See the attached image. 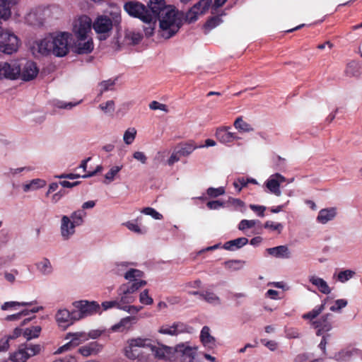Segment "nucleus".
Listing matches in <instances>:
<instances>
[{
    "instance_id": "nucleus-37",
    "label": "nucleus",
    "mask_w": 362,
    "mask_h": 362,
    "mask_svg": "<svg viewBox=\"0 0 362 362\" xmlns=\"http://www.w3.org/2000/svg\"><path fill=\"white\" fill-rule=\"evenodd\" d=\"M85 214L86 213L83 210H78L73 212L71 215V218L72 219L71 228H75L77 226L81 225L83 222V217Z\"/></svg>"
},
{
    "instance_id": "nucleus-47",
    "label": "nucleus",
    "mask_w": 362,
    "mask_h": 362,
    "mask_svg": "<svg viewBox=\"0 0 362 362\" xmlns=\"http://www.w3.org/2000/svg\"><path fill=\"white\" fill-rule=\"evenodd\" d=\"M31 303H26V302H16V301H9V302H5L1 305V310H6L11 308H13L16 306H25V305H31Z\"/></svg>"
},
{
    "instance_id": "nucleus-15",
    "label": "nucleus",
    "mask_w": 362,
    "mask_h": 362,
    "mask_svg": "<svg viewBox=\"0 0 362 362\" xmlns=\"http://www.w3.org/2000/svg\"><path fill=\"white\" fill-rule=\"evenodd\" d=\"M70 337H72L71 341L58 348V349L55 351L56 354H59L64 351L71 350V349L78 346L82 341H84L87 339L85 334L83 333H69L67 334L66 339H69Z\"/></svg>"
},
{
    "instance_id": "nucleus-30",
    "label": "nucleus",
    "mask_w": 362,
    "mask_h": 362,
    "mask_svg": "<svg viewBox=\"0 0 362 362\" xmlns=\"http://www.w3.org/2000/svg\"><path fill=\"white\" fill-rule=\"evenodd\" d=\"M42 309V307H34L31 309H25L18 313L6 316L5 320L6 321L18 320H21L22 318V317L27 316L30 313H37L39 310H40Z\"/></svg>"
},
{
    "instance_id": "nucleus-1",
    "label": "nucleus",
    "mask_w": 362,
    "mask_h": 362,
    "mask_svg": "<svg viewBox=\"0 0 362 362\" xmlns=\"http://www.w3.org/2000/svg\"><path fill=\"white\" fill-rule=\"evenodd\" d=\"M147 8L151 23L159 21L161 35L164 38L169 39L177 33L181 21L174 8L165 6V0H150Z\"/></svg>"
},
{
    "instance_id": "nucleus-31",
    "label": "nucleus",
    "mask_w": 362,
    "mask_h": 362,
    "mask_svg": "<svg viewBox=\"0 0 362 362\" xmlns=\"http://www.w3.org/2000/svg\"><path fill=\"white\" fill-rule=\"evenodd\" d=\"M361 66L358 62L351 61L347 64L345 74L348 76H358L361 71Z\"/></svg>"
},
{
    "instance_id": "nucleus-64",
    "label": "nucleus",
    "mask_w": 362,
    "mask_h": 362,
    "mask_svg": "<svg viewBox=\"0 0 362 362\" xmlns=\"http://www.w3.org/2000/svg\"><path fill=\"white\" fill-rule=\"evenodd\" d=\"M223 206V202L219 200L209 201L206 203V206L209 209H218Z\"/></svg>"
},
{
    "instance_id": "nucleus-8",
    "label": "nucleus",
    "mask_w": 362,
    "mask_h": 362,
    "mask_svg": "<svg viewBox=\"0 0 362 362\" xmlns=\"http://www.w3.org/2000/svg\"><path fill=\"white\" fill-rule=\"evenodd\" d=\"M77 310H74V317L78 320L98 313L100 310V305L95 301L80 300L74 303Z\"/></svg>"
},
{
    "instance_id": "nucleus-57",
    "label": "nucleus",
    "mask_w": 362,
    "mask_h": 362,
    "mask_svg": "<svg viewBox=\"0 0 362 362\" xmlns=\"http://www.w3.org/2000/svg\"><path fill=\"white\" fill-rule=\"evenodd\" d=\"M158 332L163 334H168L172 336H176V332L174 328L173 324L171 326H162L159 330Z\"/></svg>"
},
{
    "instance_id": "nucleus-18",
    "label": "nucleus",
    "mask_w": 362,
    "mask_h": 362,
    "mask_svg": "<svg viewBox=\"0 0 362 362\" xmlns=\"http://www.w3.org/2000/svg\"><path fill=\"white\" fill-rule=\"evenodd\" d=\"M285 177L279 173L272 175L265 182L267 189L274 194L280 196V185L285 182Z\"/></svg>"
},
{
    "instance_id": "nucleus-61",
    "label": "nucleus",
    "mask_w": 362,
    "mask_h": 362,
    "mask_svg": "<svg viewBox=\"0 0 362 362\" xmlns=\"http://www.w3.org/2000/svg\"><path fill=\"white\" fill-rule=\"evenodd\" d=\"M182 157L181 155L178 153V151L176 149L170 156V158L168 160V163L169 165H173L175 163L180 160V158Z\"/></svg>"
},
{
    "instance_id": "nucleus-43",
    "label": "nucleus",
    "mask_w": 362,
    "mask_h": 362,
    "mask_svg": "<svg viewBox=\"0 0 362 362\" xmlns=\"http://www.w3.org/2000/svg\"><path fill=\"white\" fill-rule=\"evenodd\" d=\"M221 19L219 16H212L209 18L204 24V28L208 30L216 28L221 23Z\"/></svg>"
},
{
    "instance_id": "nucleus-14",
    "label": "nucleus",
    "mask_w": 362,
    "mask_h": 362,
    "mask_svg": "<svg viewBox=\"0 0 362 362\" xmlns=\"http://www.w3.org/2000/svg\"><path fill=\"white\" fill-rule=\"evenodd\" d=\"M20 64L21 66L18 78L24 81H29L37 76L39 70L35 62L30 60H25L20 62Z\"/></svg>"
},
{
    "instance_id": "nucleus-50",
    "label": "nucleus",
    "mask_w": 362,
    "mask_h": 362,
    "mask_svg": "<svg viewBox=\"0 0 362 362\" xmlns=\"http://www.w3.org/2000/svg\"><path fill=\"white\" fill-rule=\"evenodd\" d=\"M347 304L348 301L346 299H338L334 301V305L330 307L329 310L332 312H339Z\"/></svg>"
},
{
    "instance_id": "nucleus-13",
    "label": "nucleus",
    "mask_w": 362,
    "mask_h": 362,
    "mask_svg": "<svg viewBox=\"0 0 362 362\" xmlns=\"http://www.w3.org/2000/svg\"><path fill=\"white\" fill-rule=\"evenodd\" d=\"M211 0H200L185 14V21L192 23L197 20L199 15L204 13L209 8Z\"/></svg>"
},
{
    "instance_id": "nucleus-41",
    "label": "nucleus",
    "mask_w": 362,
    "mask_h": 362,
    "mask_svg": "<svg viewBox=\"0 0 362 362\" xmlns=\"http://www.w3.org/2000/svg\"><path fill=\"white\" fill-rule=\"evenodd\" d=\"M144 276V272L136 269H130L124 274L127 280L137 281L136 278H141Z\"/></svg>"
},
{
    "instance_id": "nucleus-46",
    "label": "nucleus",
    "mask_w": 362,
    "mask_h": 362,
    "mask_svg": "<svg viewBox=\"0 0 362 362\" xmlns=\"http://www.w3.org/2000/svg\"><path fill=\"white\" fill-rule=\"evenodd\" d=\"M206 194L211 198H216L225 194V188L223 187H209L206 190Z\"/></svg>"
},
{
    "instance_id": "nucleus-38",
    "label": "nucleus",
    "mask_w": 362,
    "mask_h": 362,
    "mask_svg": "<svg viewBox=\"0 0 362 362\" xmlns=\"http://www.w3.org/2000/svg\"><path fill=\"white\" fill-rule=\"evenodd\" d=\"M117 293L119 296V300L120 304L122 305H127V304H130L135 300V297H134L132 293H123L119 290V288L117 289Z\"/></svg>"
},
{
    "instance_id": "nucleus-2",
    "label": "nucleus",
    "mask_w": 362,
    "mask_h": 362,
    "mask_svg": "<svg viewBox=\"0 0 362 362\" xmlns=\"http://www.w3.org/2000/svg\"><path fill=\"white\" fill-rule=\"evenodd\" d=\"M151 340L146 338H133L127 341V345L124 348L125 356L131 359H138L140 362H146L148 357L140 356L138 348H149L158 358L170 359L175 352L174 349L165 345L156 346L151 344Z\"/></svg>"
},
{
    "instance_id": "nucleus-54",
    "label": "nucleus",
    "mask_w": 362,
    "mask_h": 362,
    "mask_svg": "<svg viewBox=\"0 0 362 362\" xmlns=\"http://www.w3.org/2000/svg\"><path fill=\"white\" fill-rule=\"evenodd\" d=\"M102 307L104 310H107L112 308H117L119 310H122L121 307H122V305L120 304V302H119V300H115L103 302Z\"/></svg>"
},
{
    "instance_id": "nucleus-25",
    "label": "nucleus",
    "mask_w": 362,
    "mask_h": 362,
    "mask_svg": "<svg viewBox=\"0 0 362 362\" xmlns=\"http://www.w3.org/2000/svg\"><path fill=\"white\" fill-rule=\"evenodd\" d=\"M71 224H72V222L70 218L66 216H63L62 218L61 233L65 240L69 238L75 232V228H71Z\"/></svg>"
},
{
    "instance_id": "nucleus-6",
    "label": "nucleus",
    "mask_w": 362,
    "mask_h": 362,
    "mask_svg": "<svg viewBox=\"0 0 362 362\" xmlns=\"http://www.w3.org/2000/svg\"><path fill=\"white\" fill-rule=\"evenodd\" d=\"M40 351V344H22L16 351L11 354L9 358L13 362H26L29 358L38 354Z\"/></svg>"
},
{
    "instance_id": "nucleus-7",
    "label": "nucleus",
    "mask_w": 362,
    "mask_h": 362,
    "mask_svg": "<svg viewBox=\"0 0 362 362\" xmlns=\"http://www.w3.org/2000/svg\"><path fill=\"white\" fill-rule=\"evenodd\" d=\"M124 9L130 16L137 18L144 23H151V17L148 13L147 7L139 1H130L126 2L124 5Z\"/></svg>"
},
{
    "instance_id": "nucleus-60",
    "label": "nucleus",
    "mask_w": 362,
    "mask_h": 362,
    "mask_svg": "<svg viewBox=\"0 0 362 362\" xmlns=\"http://www.w3.org/2000/svg\"><path fill=\"white\" fill-rule=\"evenodd\" d=\"M250 208L254 212L257 213L259 216L263 217L264 216V211L266 210L265 206L255 205V204H250Z\"/></svg>"
},
{
    "instance_id": "nucleus-62",
    "label": "nucleus",
    "mask_w": 362,
    "mask_h": 362,
    "mask_svg": "<svg viewBox=\"0 0 362 362\" xmlns=\"http://www.w3.org/2000/svg\"><path fill=\"white\" fill-rule=\"evenodd\" d=\"M99 107L104 112L113 111L115 103L113 100H108L105 103L100 104Z\"/></svg>"
},
{
    "instance_id": "nucleus-36",
    "label": "nucleus",
    "mask_w": 362,
    "mask_h": 362,
    "mask_svg": "<svg viewBox=\"0 0 362 362\" xmlns=\"http://www.w3.org/2000/svg\"><path fill=\"white\" fill-rule=\"evenodd\" d=\"M40 326H33L31 327L26 328L23 332V336L28 340L33 338L38 337L41 332Z\"/></svg>"
},
{
    "instance_id": "nucleus-17",
    "label": "nucleus",
    "mask_w": 362,
    "mask_h": 362,
    "mask_svg": "<svg viewBox=\"0 0 362 362\" xmlns=\"http://www.w3.org/2000/svg\"><path fill=\"white\" fill-rule=\"evenodd\" d=\"M230 127H221L216 129V137L222 144L231 143L235 140H238L240 138L236 133L230 132Z\"/></svg>"
},
{
    "instance_id": "nucleus-3",
    "label": "nucleus",
    "mask_w": 362,
    "mask_h": 362,
    "mask_svg": "<svg viewBox=\"0 0 362 362\" xmlns=\"http://www.w3.org/2000/svg\"><path fill=\"white\" fill-rule=\"evenodd\" d=\"M325 308V302L320 305H316L312 310L303 315L304 320H309L311 325L317 329L316 334L321 336L332 329V315L327 313L322 315L320 318L317 317L322 313Z\"/></svg>"
},
{
    "instance_id": "nucleus-63",
    "label": "nucleus",
    "mask_w": 362,
    "mask_h": 362,
    "mask_svg": "<svg viewBox=\"0 0 362 362\" xmlns=\"http://www.w3.org/2000/svg\"><path fill=\"white\" fill-rule=\"evenodd\" d=\"M9 341L6 336L0 339V352L6 351L9 349Z\"/></svg>"
},
{
    "instance_id": "nucleus-28",
    "label": "nucleus",
    "mask_w": 362,
    "mask_h": 362,
    "mask_svg": "<svg viewBox=\"0 0 362 362\" xmlns=\"http://www.w3.org/2000/svg\"><path fill=\"white\" fill-rule=\"evenodd\" d=\"M146 281L144 280H139V281H134L132 284H124L119 286V290L123 293H134L142 286L146 285Z\"/></svg>"
},
{
    "instance_id": "nucleus-33",
    "label": "nucleus",
    "mask_w": 362,
    "mask_h": 362,
    "mask_svg": "<svg viewBox=\"0 0 362 362\" xmlns=\"http://www.w3.org/2000/svg\"><path fill=\"white\" fill-rule=\"evenodd\" d=\"M116 81H117V78H115V79H108V80L103 81L102 82H100L98 84L99 93H98V97H101L104 92L112 90L116 83Z\"/></svg>"
},
{
    "instance_id": "nucleus-53",
    "label": "nucleus",
    "mask_w": 362,
    "mask_h": 362,
    "mask_svg": "<svg viewBox=\"0 0 362 362\" xmlns=\"http://www.w3.org/2000/svg\"><path fill=\"white\" fill-rule=\"evenodd\" d=\"M139 301L144 305H151L153 303V298L148 295V289H145L140 293Z\"/></svg>"
},
{
    "instance_id": "nucleus-40",
    "label": "nucleus",
    "mask_w": 362,
    "mask_h": 362,
    "mask_svg": "<svg viewBox=\"0 0 362 362\" xmlns=\"http://www.w3.org/2000/svg\"><path fill=\"white\" fill-rule=\"evenodd\" d=\"M38 270L44 274H48L52 272V265L49 260L44 258L41 262L37 264Z\"/></svg>"
},
{
    "instance_id": "nucleus-10",
    "label": "nucleus",
    "mask_w": 362,
    "mask_h": 362,
    "mask_svg": "<svg viewBox=\"0 0 362 362\" xmlns=\"http://www.w3.org/2000/svg\"><path fill=\"white\" fill-rule=\"evenodd\" d=\"M176 358L180 362H199L196 358L197 347L186 346L185 344H177L174 348Z\"/></svg>"
},
{
    "instance_id": "nucleus-39",
    "label": "nucleus",
    "mask_w": 362,
    "mask_h": 362,
    "mask_svg": "<svg viewBox=\"0 0 362 362\" xmlns=\"http://www.w3.org/2000/svg\"><path fill=\"white\" fill-rule=\"evenodd\" d=\"M46 182L41 179H34L29 184H26L23 187L25 192L30 189H37L38 188L43 187L45 186Z\"/></svg>"
},
{
    "instance_id": "nucleus-42",
    "label": "nucleus",
    "mask_w": 362,
    "mask_h": 362,
    "mask_svg": "<svg viewBox=\"0 0 362 362\" xmlns=\"http://www.w3.org/2000/svg\"><path fill=\"white\" fill-rule=\"evenodd\" d=\"M244 264V261L237 259L228 260L225 262L226 268L233 271L240 269L241 268H243Z\"/></svg>"
},
{
    "instance_id": "nucleus-23",
    "label": "nucleus",
    "mask_w": 362,
    "mask_h": 362,
    "mask_svg": "<svg viewBox=\"0 0 362 362\" xmlns=\"http://www.w3.org/2000/svg\"><path fill=\"white\" fill-rule=\"evenodd\" d=\"M136 320L135 317L128 316L122 318L118 323L114 325L111 329L113 332H122L124 331H128L131 329L132 324L133 321Z\"/></svg>"
},
{
    "instance_id": "nucleus-44",
    "label": "nucleus",
    "mask_w": 362,
    "mask_h": 362,
    "mask_svg": "<svg viewBox=\"0 0 362 362\" xmlns=\"http://www.w3.org/2000/svg\"><path fill=\"white\" fill-rule=\"evenodd\" d=\"M122 165L121 166H113L110 168V170L105 174V178L107 182H106L107 184L110 183L112 182L115 176L118 174V173L122 170Z\"/></svg>"
},
{
    "instance_id": "nucleus-48",
    "label": "nucleus",
    "mask_w": 362,
    "mask_h": 362,
    "mask_svg": "<svg viewBox=\"0 0 362 362\" xmlns=\"http://www.w3.org/2000/svg\"><path fill=\"white\" fill-rule=\"evenodd\" d=\"M354 274L355 272L349 269L341 271L338 274V280L341 283H344L351 279Z\"/></svg>"
},
{
    "instance_id": "nucleus-4",
    "label": "nucleus",
    "mask_w": 362,
    "mask_h": 362,
    "mask_svg": "<svg viewBox=\"0 0 362 362\" xmlns=\"http://www.w3.org/2000/svg\"><path fill=\"white\" fill-rule=\"evenodd\" d=\"M53 37V54L62 57L69 52V40L71 34L66 32L52 33Z\"/></svg>"
},
{
    "instance_id": "nucleus-24",
    "label": "nucleus",
    "mask_w": 362,
    "mask_h": 362,
    "mask_svg": "<svg viewBox=\"0 0 362 362\" xmlns=\"http://www.w3.org/2000/svg\"><path fill=\"white\" fill-rule=\"evenodd\" d=\"M267 252L277 258H289L291 252L286 245H279L274 247H270L267 250Z\"/></svg>"
},
{
    "instance_id": "nucleus-16",
    "label": "nucleus",
    "mask_w": 362,
    "mask_h": 362,
    "mask_svg": "<svg viewBox=\"0 0 362 362\" xmlns=\"http://www.w3.org/2000/svg\"><path fill=\"white\" fill-rule=\"evenodd\" d=\"M74 310L72 312L66 309H60L56 314V320L59 326L66 328L72 325L75 321L78 320L77 318L74 317Z\"/></svg>"
},
{
    "instance_id": "nucleus-45",
    "label": "nucleus",
    "mask_w": 362,
    "mask_h": 362,
    "mask_svg": "<svg viewBox=\"0 0 362 362\" xmlns=\"http://www.w3.org/2000/svg\"><path fill=\"white\" fill-rule=\"evenodd\" d=\"M135 221H136V220H134V221H127L124 223H123V225H124L129 230H130L131 231H133L136 233H138V234H143V233H146V229H142L139 227V226L135 223Z\"/></svg>"
},
{
    "instance_id": "nucleus-59",
    "label": "nucleus",
    "mask_w": 362,
    "mask_h": 362,
    "mask_svg": "<svg viewBox=\"0 0 362 362\" xmlns=\"http://www.w3.org/2000/svg\"><path fill=\"white\" fill-rule=\"evenodd\" d=\"M264 228H269V229H272V230H279V231H281V229L283 228V226L281 224V223H275L272 221H267L265 223H264Z\"/></svg>"
},
{
    "instance_id": "nucleus-11",
    "label": "nucleus",
    "mask_w": 362,
    "mask_h": 362,
    "mask_svg": "<svg viewBox=\"0 0 362 362\" xmlns=\"http://www.w3.org/2000/svg\"><path fill=\"white\" fill-rule=\"evenodd\" d=\"M21 66L19 61L1 62L0 78H6L12 80L18 78L21 72Z\"/></svg>"
},
{
    "instance_id": "nucleus-34",
    "label": "nucleus",
    "mask_w": 362,
    "mask_h": 362,
    "mask_svg": "<svg viewBox=\"0 0 362 362\" xmlns=\"http://www.w3.org/2000/svg\"><path fill=\"white\" fill-rule=\"evenodd\" d=\"M197 148V146L194 145V144L192 141H191L180 145L179 147H177V150L178 151L180 155L182 156V157H185L192 153Z\"/></svg>"
},
{
    "instance_id": "nucleus-55",
    "label": "nucleus",
    "mask_w": 362,
    "mask_h": 362,
    "mask_svg": "<svg viewBox=\"0 0 362 362\" xmlns=\"http://www.w3.org/2000/svg\"><path fill=\"white\" fill-rule=\"evenodd\" d=\"M255 220H242L238 224V229L240 230H245L247 228H251L254 227L256 224Z\"/></svg>"
},
{
    "instance_id": "nucleus-21",
    "label": "nucleus",
    "mask_w": 362,
    "mask_h": 362,
    "mask_svg": "<svg viewBox=\"0 0 362 362\" xmlns=\"http://www.w3.org/2000/svg\"><path fill=\"white\" fill-rule=\"evenodd\" d=\"M336 216V207L322 209L318 213L317 221L322 224H325L328 221L333 220Z\"/></svg>"
},
{
    "instance_id": "nucleus-49",
    "label": "nucleus",
    "mask_w": 362,
    "mask_h": 362,
    "mask_svg": "<svg viewBox=\"0 0 362 362\" xmlns=\"http://www.w3.org/2000/svg\"><path fill=\"white\" fill-rule=\"evenodd\" d=\"M141 213L152 216L156 220L163 218V215L151 207H145L141 210Z\"/></svg>"
},
{
    "instance_id": "nucleus-51",
    "label": "nucleus",
    "mask_w": 362,
    "mask_h": 362,
    "mask_svg": "<svg viewBox=\"0 0 362 362\" xmlns=\"http://www.w3.org/2000/svg\"><path fill=\"white\" fill-rule=\"evenodd\" d=\"M136 134V131L134 128L127 129L124 134V141L127 144H131L134 139Z\"/></svg>"
},
{
    "instance_id": "nucleus-35",
    "label": "nucleus",
    "mask_w": 362,
    "mask_h": 362,
    "mask_svg": "<svg viewBox=\"0 0 362 362\" xmlns=\"http://www.w3.org/2000/svg\"><path fill=\"white\" fill-rule=\"evenodd\" d=\"M202 299L210 304L219 305L221 303L219 297L214 293L209 291H203V293H202Z\"/></svg>"
},
{
    "instance_id": "nucleus-26",
    "label": "nucleus",
    "mask_w": 362,
    "mask_h": 362,
    "mask_svg": "<svg viewBox=\"0 0 362 362\" xmlns=\"http://www.w3.org/2000/svg\"><path fill=\"white\" fill-rule=\"evenodd\" d=\"M247 243L248 239L247 238L241 237L226 242L223 247L226 250L234 251L247 245Z\"/></svg>"
},
{
    "instance_id": "nucleus-22",
    "label": "nucleus",
    "mask_w": 362,
    "mask_h": 362,
    "mask_svg": "<svg viewBox=\"0 0 362 362\" xmlns=\"http://www.w3.org/2000/svg\"><path fill=\"white\" fill-rule=\"evenodd\" d=\"M86 40H78L75 44L74 49L75 52L78 54H89L93 49V42L92 39H89L87 41Z\"/></svg>"
},
{
    "instance_id": "nucleus-52",
    "label": "nucleus",
    "mask_w": 362,
    "mask_h": 362,
    "mask_svg": "<svg viewBox=\"0 0 362 362\" xmlns=\"http://www.w3.org/2000/svg\"><path fill=\"white\" fill-rule=\"evenodd\" d=\"M173 325L177 335L180 333L189 332V329H191L189 325L181 322H174Z\"/></svg>"
},
{
    "instance_id": "nucleus-58",
    "label": "nucleus",
    "mask_w": 362,
    "mask_h": 362,
    "mask_svg": "<svg viewBox=\"0 0 362 362\" xmlns=\"http://www.w3.org/2000/svg\"><path fill=\"white\" fill-rule=\"evenodd\" d=\"M149 108L151 110H162V111H164V112H166L168 111L166 105L160 103H158V101H156V100L152 101L149 104Z\"/></svg>"
},
{
    "instance_id": "nucleus-27",
    "label": "nucleus",
    "mask_w": 362,
    "mask_h": 362,
    "mask_svg": "<svg viewBox=\"0 0 362 362\" xmlns=\"http://www.w3.org/2000/svg\"><path fill=\"white\" fill-rule=\"evenodd\" d=\"M309 281L313 285L315 286L321 293L329 294L331 292L329 286L323 279L316 276H311L309 278Z\"/></svg>"
},
{
    "instance_id": "nucleus-56",
    "label": "nucleus",
    "mask_w": 362,
    "mask_h": 362,
    "mask_svg": "<svg viewBox=\"0 0 362 362\" xmlns=\"http://www.w3.org/2000/svg\"><path fill=\"white\" fill-rule=\"evenodd\" d=\"M249 178H245L243 177H239L233 182V185L238 192H240L243 187H245L249 183Z\"/></svg>"
},
{
    "instance_id": "nucleus-12",
    "label": "nucleus",
    "mask_w": 362,
    "mask_h": 362,
    "mask_svg": "<svg viewBox=\"0 0 362 362\" xmlns=\"http://www.w3.org/2000/svg\"><path fill=\"white\" fill-rule=\"evenodd\" d=\"M91 29V19L86 16H80L74 25L73 31L77 40H86Z\"/></svg>"
},
{
    "instance_id": "nucleus-19",
    "label": "nucleus",
    "mask_w": 362,
    "mask_h": 362,
    "mask_svg": "<svg viewBox=\"0 0 362 362\" xmlns=\"http://www.w3.org/2000/svg\"><path fill=\"white\" fill-rule=\"evenodd\" d=\"M200 340L208 349H212L216 346V339L210 334V329L207 326L202 327L200 333Z\"/></svg>"
},
{
    "instance_id": "nucleus-32",
    "label": "nucleus",
    "mask_w": 362,
    "mask_h": 362,
    "mask_svg": "<svg viewBox=\"0 0 362 362\" xmlns=\"http://www.w3.org/2000/svg\"><path fill=\"white\" fill-rule=\"evenodd\" d=\"M233 126L240 132H250L254 131L253 127L250 124L245 122L242 117H238L235 119Z\"/></svg>"
},
{
    "instance_id": "nucleus-9",
    "label": "nucleus",
    "mask_w": 362,
    "mask_h": 362,
    "mask_svg": "<svg viewBox=\"0 0 362 362\" xmlns=\"http://www.w3.org/2000/svg\"><path fill=\"white\" fill-rule=\"evenodd\" d=\"M93 28L98 35L100 40H105L112 29V21L106 16H98L93 24Z\"/></svg>"
},
{
    "instance_id": "nucleus-29",
    "label": "nucleus",
    "mask_w": 362,
    "mask_h": 362,
    "mask_svg": "<svg viewBox=\"0 0 362 362\" xmlns=\"http://www.w3.org/2000/svg\"><path fill=\"white\" fill-rule=\"evenodd\" d=\"M100 350V346L95 341L90 342L78 349V353L83 356H89L92 354H96Z\"/></svg>"
},
{
    "instance_id": "nucleus-20",
    "label": "nucleus",
    "mask_w": 362,
    "mask_h": 362,
    "mask_svg": "<svg viewBox=\"0 0 362 362\" xmlns=\"http://www.w3.org/2000/svg\"><path fill=\"white\" fill-rule=\"evenodd\" d=\"M38 52L42 55L53 54V37L52 34L45 37L44 39L40 41L37 45Z\"/></svg>"
},
{
    "instance_id": "nucleus-5",
    "label": "nucleus",
    "mask_w": 362,
    "mask_h": 362,
    "mask_svg": "<svg viewBox=\"0 0 362 362\" xmlns=\"http://www.w3.org/2000/svg\"><path fill=\"white\" fill-rule=\"evenodd\" d=\"M20 45L18 37L8 30H0V52L11 54L17 52Z\"/></svg>"
}]
</instances>
